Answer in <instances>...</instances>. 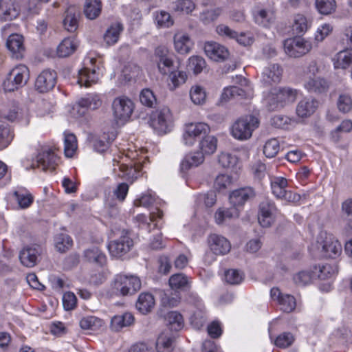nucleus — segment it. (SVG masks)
Returning a JSON list of instances; mask_svg holds the SVG:
<instances>
[{
    "instance_id": "10",
    "label": "nucleus",
    "mask_w": 352,
    "mask_h": 352,
    "mask_svg": "<svg viewBox=\"0 0 352 352\" xmlns=\"http://www.w3.org/2000/svg\"><path fill=\"white\" fill-rule=\"evenodd\" d=\"M112 109L114 117L119 120H128L133 110V102L126 97H118L113 100Z\"/></svg>"
},
{
    "instance_id": "27",
    "label": "nucleus",
    "mask_w": 352,
    "mask_h": 352,
    "mask_svg": "<svg viewBox=\"0 0 352 352\" xmlns=\"http://www.w3.org/2000/svg\"><path fill=\"white\" fill-rule=\"evenodd\" d=\"M134 322V316L132 314L126 312L116 315L111 320V327L113 330L118 331L124 327H129Z\"/></svg>"
},
{
    "instance_id": "7",
    "label": "nucleus",
    "mask_w": 352,
    "mask_h": 352,
    "mask_svg": "<svg viewBox=\"0 0 352 352\" xmlns=\"http://www.w3.org/2000/svg\"><path fill=\"white\" fill-rule=\"evenodd\" d=\"M154 61L158 72L163 76L168 75L171 69H176L173 60V54L165 45L157 47L154 52Z\"/></svg>"
},
{
    "instance_id": "11",
    "label": "nucleus",
    "mask_w": 352,
    "mask_h": 352,
    "mask_svg": "<svg viewBox=\"0 0 352 352\" xmlns=\"http://www.w3.org/2000/svg\"><path fill=\"white\" fill-rule=\"evenodd\" d=\"M277 208L275 204L268 199L263 201L259 205L258 221L263 228H269L275 221Z\"/></svg>"
},
{
    "instance_id": "35",
    "label": "nucleus",
    "mask_w": 352,
    "mask_h": 352,
    "mask_svg": "<svg viewBox=\"0 0 352 352\" xmlns=\"http://www.w3.org/2000/svg\"><path fill=\"white\" fill-rule=\"evenodd\" d=\"M313 270L315 279H327L338 273V268L336 265L327 263L322 265H315L313 267Z\"/></svg>"
},
{
    "instance_id": "34",
    "label": "nucleus",
    "mask_w": 352,
    "mask_h": 352,
    "mask_svg": "<svg viewBox=\"0 0 352 352\" xmlns=\"http://www.w3.org/2000/svg\"><path fill=\"white\" fill-rule=\"evenodd\" d=\"M275 94L279 105L283 107L285 105L295 101L297 96V90L289 87H283L279 89Z\"/></svg>"
},
{
    "instance_id": "33",
    "label": "nucleus",
    "mask_w": 352,
    "mask_h": 352,
    "mask_svg": "<svg viewBox=\"0 0 352 352\" xmlns=\"http://www.w3.org/2000/svg\"><path fill=\"white\" fill-rule=\"evenodd\" d=\"M168 75V80L170 82L169 83L170 90H174L184 84L188 78L185 72L179 70L178 65H176V69H171V72Z\"/></svg>"
},
{
    "instance_id": "53",
    "label": "nucleus",
    "mask_w": 352,
    "mask_h": 352,
    "mask_svg": "<svg viewBox=\"0 0 352 352\" xmlns=\"http://www.w3.org/2000/svg\"><path fill=\"white\" fill-rule=\"evenodd\" d=\"M16 201L21 208H27L32 204L34 197L28 192L17 190L14 192Z\"/></svg>"
},
{
    "instance_id": "14",
    "label": "nucleus",
    "mask_w": 352,
    "mask_h": 352,
    "mask_svg": "<svg viewBox=\"0 0 352 352\" xmlns=\"http://www.w3.org/2000/svg\"><path fill=\"white\" fill-rule=\"evenodd\" d=\"M282 74L283 69L278 64H270L264 67L260 80L265 87L272 86L280 82Z\"/></svg>"
},
{
    "instance_id": "48",
    "label": "nucleus",
    "mask_w": 352,
    "mask_h": 352,
    "mask_svg": "<svg viewBox=\"0 0 352 352\" xmlns=\"http://www.w3.org/2000/svg\"><path fill=\"white\" fill-rule=\"evenodd\" d=\"M195 9V4L191 0H177L173 3V10L175 12L188 14Z\"/></svg>"
},
{
    "instance_id": "29",
    "label": "nucleus",
    "mask_w": 352,
    "mask_h": 352,
    "mask_svg": "<svg viewBox=\"0 0 352 352\" xmlns=\"http://www.w3.org/2000/svg\"><path fill=\"white\" fill-rule=\"evenodd\" d=\"M154 305V297L151 294L148 292L140 294L135 304L137 309L144 314L150 312Z\"/></svg>"
},
{
    "instance_id": "23",
    "label": "nucleus",
    "mask_w": 352,
    "mask_h": 352,
    "mask_svg": "<svg viewBox=\"0 0 352 352\" xmlns=\"http://www.w3.org/2000/svg\"><path fill=\"white\" fill-rule=\"evenodd\" d=\"M79 16L80 11L76 6H69L67 9L65 16L63 19V25L68 32H74L76 30L78 24Z\"/></svg>"
},
{
    "instance_id": "57",
    "label": "nucleus",
    "mask_w": 352,
    "mask_h": 352,
    "mask_svg": "<svg viewBox=\"0 0 352 352\" xmlns=\"http://www.w3.org/2000/svg\"><path fill=\"white\" fill-rule=\"evenodd\" d=\"M279 149L280 145L278 140L272 138L265 142L263 146V153L267 157L272 158L276 155Z\"/></svg>"
},
{
    "instance_id": "59",
    "label": "nucleus",
    "mask_w": 352,
    "mask_h": 352,
    "mask_svg": "<svg viewBox=\"0 0 352 352\" xmlns=\"http://www.w3.org/2000/svg\"><path fill=\"white\" fill-rule=\"evenodd\" d=\"M244 278V274L237 270H228L225 272V280L230 285L240 284Z\"/></svg>"
},
{
    "instance_id": "51",
    "label": "nucleus",
    "mask_w": 352,
    "mask_h": 352,
    "mask_svg": "<svg viewBox=\"0 0 352 352\" xmlns=\"http://www.w3.org/2000/svg\"><path fill=\"white\" fill-rule=\"evenodd\" d=\"M102 320L94 316L83 317L80 320V327L85 330L96 329L102 325Z\"/></svg>"
},
{
    "instance_id": "8",
    "label": "nucleus",
    "mask_w": 352,
    "mask_h": 352,
    "mask_svg": "<svg viewBox=\"0 0 352 352\" xmlns=\"http://www.w3.org/2000/svg\"><path fill=\"white\" fill-rule=\"evenodd\" d=\"M210 132L209 126L204 122L189 123L185 126L182 140L185 145L192 146Z\"/></svg>"
},
{
    "instance_id": "31",
    "label": "nucleus",
    "mask_w": 352,
    "mask_h": 352,
    "mask_svg": "<svg viewBox=\"0 0 352 352\" xmlns=\"http://www.w3.org/2000/svg\"><path fill=\"white\" fill-rule=\"evenodd\" d=\"M175 50L179 54H187L190 52L192 43L187 34L177 32L174 36Z\"/></svg>"
},
{
    "instance_id": "37",
    "label": "nucleus",
    "mask_w": 352,
    "mask_h": 352,
    "mask_svg": "<svg viewBox=\"0 0 352 352\" xmlns=\"http://www.w3.org/2000/svg\"><path fill=\"white\" fill-rule=\"evenodd\" d=\"M217 148V139L213 135L204 136L199 142V148L203 155H211Z\"/></svg>"
},
{
    "instance_id": "18",
    "label": "nucleus",
    "mask_w": 352,
    "mask_h": 352,
    "mask_svg": "<svg viewBox=\"0 0 352 352\" xmlns=\"http://www.w3.org/2000/svg\"><path fill=\"white\" fill-rule=\"evenodd\" d=\"M6 46L12 53L13 58L19 59L23 57L25 47L23 38L21 35L18 34H10L7 39Z\"/></svg>"
},
{
    "instance_id": "44",
    "label": "nucleus",
    "mask_w": 352,
    "mask_h": 352,
    "mask_svg": "<svg viewBox=\"0 0 352 352\" xmlns=\"http://www.w3.org/2000/svg\"><path fill=\"white\" fill-rule=\"evenodd\" d=\"M14 138V133L8 124L0 122V148L7 147Z\"/></svg>"
},
{
    "instance_id": "6",
    "label": "nucleus",
    "mask_w": 352,
    "mask_h": 352,
    "mask_svg": "<svg viewBox=\"0 0 352 352\" xmlns=\"http://www.w3.org/2000/svg\"><path fill=\"white\" fill-rule=\"evenodd\" d=\"M96 62V59L94 58L87 57L85 59V67L78 72L77 82L80 86L89 87L99 80V68L95 65Z\"/></svg>"
},
{
    "instance_id": "61",
    "label": "nucleus",
    "mask_w": 352,
    "mask_h": 352,
    "mask_svg": "<svg viewBox=\"0 0 352 352\" xmlns=\"http://www.w3.org/2000/svg\"><path fill=\"white\" fill-rule=\"evenodd\" d=\"M221 12L222 10L220 8L206 10L200 14L199 19L204 23L208 24L215 21Z\"/></svg>"
},
{
    "instance_id": "25",
    "label": "nucleus",
    "mask_w": 352,
    "mask_h": 352,
    "mask_svg": "<svg viewBox=\"0 0 352 352\" xmlns=\"http://www.w3.org/2000/svg\"><path fill=\"white\" fill-rule=\"evenodd\" d=\"M324 256L331 258H336L342 252V245L338 240L326 237L322 245Z\"/></svg>"
},
{
    "instance_id": "2",
    "label": "nucleus",
    "mask_w": 352,
    "mask_h": 352,
    "mask_svg": "<svg viewBox=\"0 0 352 352\" xmlns=\"http://www.w3.org/2000/svg\"><path fill=\"white\" fill-rule=\"evenodd\" d=\"M111 290L117 296L133 295L141 288V281L138 276L116 274L111 283Z\"/></svg>"
},
{
    "instance_id": "47",
    "label": "nucleus",
    "mask_w": 352,
    "mask_h": 352,
    "mask_svg": "<svg viewBox=\"0 0 352 352\" xmlns=\"http://www.w3.org/2000/svg\"><path fill=\"white\" fill-rule=\"evenodd\" d=\"M287 180L284 177H277L271 181L272 193L278 199L283 196V193L287 190Z\"/></svg>"
},
{
    "instance_id": "36",
    "label": "nucleus",
    "mask_w": 352,
    "mask_h": 352,
    "mask_svg": "<svg viewBox=\"0 0 352 352\" xmlns=\"http://www.w3.org/2000/svg\"><path fill=\"white\" fill-rule=\"evenodd\" d=\"M352 63V50H342L339 52L333 58L334 67L336 69H346Z\"/></svg>"
},
{
    "instance_id": "19",
    "label": "nucleus",
    "mask_w": 352,
    "mask_h": 352,
    "mask_svg": "<svg viewBox=\"0 0 352 352\" xmlns=\"http://www.w3.org/2000/svg\"><path fill=\"white\" fill-rule=\"evenodd\" d=\"M318 107V100L312 98H305L298 102L296 109V114L302 118H308L314 114Z\"/></svg>"
},
{
    "instance_id": "12",
    "label": "nucleus",
    "mask_w": 352,
    "mask_h": 352,
    "mask_svg": "<svg viewBox=\"0 0 352 352\" xmlns=\"http://www.w3.org/2000/svg\"><path fill=\"white\" fill-rule=\"evenodd\" d=\"M133 245V241L127 234L122 235L119 239L111 241L108 245V249L111 256L120 257L127 252Z\"/></svg>"
},
{
    "instance_id": "21",
    "label": "nucleus",
    "mask_w": 352,
    "mask_h": 352,
    "mask_svg": "<svg viewBox=\"0 0 352 352\" xmlns=\"http://www.w3.org/2000/svg\"><path fill=\"white\" fill-rule=\"evenodd\" d=\"M79 45L75 36L65 38L57 46L56 54L58 57L65 58L74 54Z\"/></svg>"
},
{
    "instance_id": "45",
    "label": "nucleus",
    "mask_w": 352,
    "mask_h": 352,
    "mask_svg": "<svg viewBox=\"0 0 352 352\" xmlns=\"http://www.w3.org/2000/svg\"><path fill=\"white\" fill-rule=\"evenodd\" d=\"M54 245L58 252H65L72 246L73 241L68 234L61 233L56 235Z\"/></svg>"
},
{
    "instance_id": "3",
    "label": "nucleus",
    "mask_w": 352,
    "mask_h": 352,
    "mask_svg": "<svg viewBox=\"0 0 352 352\" xmlns=\"http://www.w3.org/2000/svg\"><path fill=\"white\" fill-rule=\"evenodd\" d=\"M259 126V120L253 115H247L239 118L232 126V135L239 140L250 139L253 131Z\"/></svg>"
},
{
    "instance_id": "13",
    "label": "nucleus",
    "mask_w": 352,
    "mask_h": 352,
    "mask_svg": "<svg viewBox=\"0 0 352 352\" xmlns=\"http://www.w3.org/2000/svg\"><path fill=\"white\" fill-rule=\"evenodd\" d=\"M256 196L255 190L250 186L240 188L233 190L229 196L230 204L236 208H242L244 204Z\"/></svg>"
},
{
    "instance_id": "58",
    "label": "nucleus",
    "mask_w": 352,
    "mask_h": 352,
    "mask_svg": "<svg viewBox=\"0 0 352 352\" xmlns=\"http://www.w3.org/2000/svg\"><path fill=\"white\" fill-rule=\"evenodd\" d=\"M206 67L205 60L200 56H192L188 60V68L190 71H192L195 74L201 72Z\"/></svg>"
},
{
    "instance_id": "54",
    "label": "nucleus",
    "mask_w": 352,
    "mask_h": 352,
    "mask_svg": "<svg viewBox=\"0 0 352 352\" xmlns=\"http://www.w3.org/2000/svg\"><path fill=\"white\" fill-rule=\"evenodd\" d=\"M279 305L281 310L286 313H290L295 309L296 301L293 296L284 294L279 299Z\"/></svg>"
},
{
    "instance_id": "60",
    "label": "nucleus",
    "mask_w": 352,
    "mask_h": 352,
    "mask_svg": "<svg viewBox=\"0 0 352 352\" xmlns=\"http://www.w3.org/2000/svg\"><path fill=\"white\" fill-rule=\"evenodd\" d=\"M294 341V337L291 333L284 332L276 337L274 344L279 348L285 349L290 346Z\"/></svg>"
},
{
    "instance_id": "22",
    "label": "nucleus",
    "mask_w": 352,
    "mask_h": 352,
    "mask_svg": "<svg viewBox=\"0 0 352 352\" xmlns=\"http://www.w3.org/2000/svg\"><path fill=\"white\" fill-rule=\"evenodd\" d=\"M40 254L39 247H26L19 254V259L22 265L28 267H34L38 261Z\"/></svg>"
},
{
    "instance_id": "52",
    "label": "nucleus",
    "mask_w": 352,
    "mask_h": 352,
    "mask_svg": "<svg viewBox=\"0 0 352 352\" xmlns=\"http://www.w3.org/2000/svg\"><path fill=\"white\" fill-rule=\"evenodd\" d=\"M155 19L157 25L160 28H168L174 23L170 14L164 10L157 11L155 14Z\"/></svg>"
},
{
    "instance_id": "62",
    "label": "nucleus",
    "mask_w": 352,
    "mask_h": 352,
    "mask_svg": "<svg viewBox=\"0 0 352 352\" xmlns=\"http://www.w3.org/2000/svg\"><path fill=\"white\" fill-rule=\"evenodd\" d=\"M352 129V122L350 120H344L336 129L331 132V138L335 142L339 141L340 133H349Z\"/></svg>"
},
{
    "instance_id": "63",
    "label": "nucleus",
    "mask_w": 352,
    "mask_h": 352,
    "mask_svg": "<svg viewBox=\"0 0 352 352\" xmlns=\"http://www.w3.org/2000/svg\"><path fill=\"white\" fill-rule=\"evenodd\" d=\"M140 100L143 105L153 107L156 104L157 99L151 89H144L140 94Z\"/></svg>"
},
{
    "instance_id": "4",
    "label": "nucleus",
    "mask_w": 352,
    "mask_h": 352,
    "mask_svg": "<svg viewBox=\"0 0 352 352\" xmlns=\"http://www.w3.org/2000/svg\"><path fill=\"white\" fill-rule=\"evenodd\" d=\"M149 125L158 135L170 132L173 126L170 109L165 107L153 111L150 116Z\"/></svg>"
},
{
    "instance_id": "1",
    "label": "nucleus",
    "mask_w": 352,
    "mask_h": 352,
    "mask_svg": "<svg viewBox=\"0 0 352 352\" xmlns=\"http://www.w3.org/2000/svg\"><path fill=\"white\" fill-rule=\"evenodd\" d=\"M320 69L316 60H311L304 70V87L309 93L322 94L329 89V82L318 76Z\"/></svg>"
},
{
    "instance_id": "5",
    "label": "nucleus",
    "mask_w": 352,
    "mask_h": 352,
    "mask_svg": "<svg viewBox=\"0 0 352 352\" xmlns=\"http://www.w3.org/2000/svg\"><path fill=\"white\" fill-rule=\"evenodd\" d=\"M30 76L29 69L25 65H18L8 73L3 86L6 91H14L27 83Z\"/></svg>"
},
{
    "instance_id": "15",
    "label": "nucleus",
    "mask_w": 352,
    "mask_h": 352,
    "mask_svg": "<svg viewBox=\"0 0 352 352\" xmlns=\"http://www.w3.org/2000/svg\"><path fill=\"white\" fill-rule=\"evenodd\" d=\"M56 73L54 70L45 69L42 71L36 79V89L41 93L51 90L56 83Z\"/></svg>"
},
{
    "instance_id": "28",
    "label": "nucleus",
    "mask_w": 352,
    "mask_h": 352,
    "mask_svg": "<svg viewBox=\"0 0 352 352\" xmlns=\"http://www.w3.org/2000/svg\"><path fill=\"white\" fill-rule=\"evenodd\" d=\"M169 285L172 289L187 290L191 286L190 278L184 274L179 273L172 275L169 278Z\"/></svg>"
},
{
    "instance_id": "41",
    "label": "nucleus",
    "mask_w": 352,
    "mask_h": 352,
    "mask_svg": "<svg viewBox=\"0 0 352 352\" xmlns=\"http://www.w3.org/2000/svg\"><path fill=\"white\" fill-rule=\"evenodd\" d=\"M239 209L234 207L230 208H219L214 214L215 221L217 224L224 223L227 219L238 217Z\"/></svg>"
},
{
    "instance_id": "26",
    "label": "nucleus",
    "mask_w": 352,
    "mask_h": 352,
    "mask_svg": "<svg viewBox=\"0 0 352 352\" xmlns=\"http://www.w3.org/2000/svg\"><path fill=\"white\" fill-rule=\"evenodd\" d=\"M101 104L102 101L98 95L89 94L86 97L80 99L76 105L78 108L82 109V110L78 109V112L80 114H84L86 109H96L99 108Z\"/></svg>"
},
{
    "instance_id": "56",
    "label": "nucleus",
    "mask_w": 352,
    "mask_h": 352,
    "mask_svg": "<svg viewBox=\"0 0 352 352\" xmlns=\"http://www.w3.org/2000/svg\"><path fill=\"white\" fill-rule=\"evenodd\" d=\"M314 279L315 276L313 269L301 271L294 276L295 283L299 285H307Z\"/></svg>"
},
{
    "instance_id": "40",
    "label": "nucleus",
    "mask_w": 352,
    "mask_h": 352,
    "mask_svg": "<svg viewBox=\"0 0 352 352\" xmlns=\"http://www.w3.org/2000/svg\"><path fill=\"white\" fill-rule=\"evenodd\" d=\"M101 10L102 3L100 0H86L84 12L88 19H96L100 15Z\"/></svg>"
},
{
    "instance_id": "24",
    "label": "nucleus",
    "mask_w": 352,
    "mask_h": 352,
    "mask_svg": "<svg viewBox=\"0 0 352 352\" xmlns=\"http://www.w3.org/2000/svg\"><path fill=\"white\" fill-rule=\"evenodd\" d=\"M204 161V155L201 152H194L186 155L180 164V171L186 173L189 169L197 167Z\"/></svg>"
},
{
    "instance_id": "38",
    "label": "nucleus",
    "mask_w": 352,
    "mask_h": 352,
    "mask_svg": "<svg viewBox=\"0 0 352 352\" xmlns=\"http://www.w3.org/2000/svg\"><path fill=\"white\" fill-rule=\"evenodd\" d=\"M84 256L87 261L103 265L106 263V256L96 247L89 248L84 252Z\"/></svg>"
},
{
    "instance_id": "55",
    "label": "nucleus",
    "mask_w": 352,
    "mask_h": 352,
    "mask_svg": "<svg viewBox=\"0 0 352 352\" xmlns=\"http://www.w3.org/2000/svg\"><path fill=\"white\" fill-rule=\"evenodd\" d=\"M218 161L222 167L232 168L236 165L238 158L232 153L223 152L219 155Z\"/></svg>"
},
{
    "instance_id": "9",
    "label": "nucleus",
    "mask_w": 352,
    "mask_h": 352,
    "mask_svg": "<svg viewBox=\"0 0 352 352\" xmlns=\"http://www.w3.org/2000/svg\"><path fill=\"white\" fill-rule=\"evenodd\" d=\"M285 52L290 57H301L311 51L312 44L301 37L288 38L283 43Z\"/></svg>"
},
{
    "instance_id": "16",
    "label": "nucleus",
    "mask_w": 352,
    "mask_h": 352,
    "mask_svg": "<svg viewBox=\"0 0 352 352\" xmlns=\"http://www.w3.org/2000/svg\"><path fill=\"white\" fill-rule=\"evenodd\" d=\"M204 51L207 56L217 62L226 60L230 55L229 50L224 45L217 42H206Z\"/></svg>"
},
{
    "instance_id": "39",
    "label": "nucleus",
    "mask_w": 352,
    "mask_h": 352,
    "mask_svg": "<svg viewBox=\"0 0 352 352\" xmlns=\"http://www.w3.org/2000/svg\"><path fill=\"white\" fill-rule=\"evenodd\" d=\"M122 30V25L119 23L111 25L104 34V40L106 43L108 45H111L117 43Z\"/></svg>"
},
{
    "instance_id": "17",
    "label": "nucleus",
    "mask_w": 352,
    "mask_h": 352,
    "mask_svg": "<svg viewBox=\"0 0 352 352\" xmlns=\"http://www.w3.org/2000/svg\"><path fill=\"white\" fill-rule=\"evenodd\" d=\"M210 250L216 255H225L231 249L230 241L224 236L212 234L208 238Z\"/></svg>"
},
{
    "instance_id": "30",
    "label": "nucleus",
    "mask_w": 352,
    "mask_h": 352,
    "mask_svg": "<svg viewBox=\"0 0 352 352\" xmlns=\"http://www.w3.org/2000/svg\"><path fill=\"white\" fill-rule=\"evenodd\" d=\"M312 21L302 14L294 16L292 30L297 34H304L311 26Z\"/></svg>"
},
{
    "instance_id": "49",
    "label": "nucleus",
    "mask_w": 352,
    "mask_h": 352,
    "mask_svg": "<svg viewBox=\"0 0 352 352\" xmlns=\"http://www.w3.org/2000/svg\"><path fill=\"white\" fill-rule=\"evenodd\" d=\"M315 4L317 10L324 15L331 14L336 8L335 0H316Z\"/></svg>"
},
{
    "instance_id": "43",
    "label": "nucleus",
    "mask_w": 352,
    "mask_h": 352,
    "mask_svg": "<svg viewBox=\"0 0 352 352\" xmlns=\"http://www.w3.org/2000/svg\"><path fill=\"white\" fill-rule=\"evenodd\" d=\"M168 328L171 331H178L184 327L182 316L177 311H170L166 316Z\"/></svg>"
},
{
    "instance_id": "32",
    "label": "nucleus",
    "mask_w": 352,
    "mask_h": 352,
    "mask_svg": "<svg viewBox=\"0 0 352 352\" xmlns=\"http://www.w3.org/2000/svg\"><path fill=\"white\" fill-rule=\"evenodd\" d=\"M140 168L141 166L140 164H131L127 165L122 164L119 167L120 173H118V176L133 182L139 176Z\"/></svg>"
},
{
    "instance_id": "46",
    "label": "nucleus",
    "mask_w": 352,
    "mask_h": 352,
    "mask_svg": "<svg viewBox=\"0 0 352 352\" xmlns=\"http://www.w3.org/2000/svg\"><path fill=\"white\" fill-rule=\"evenodd\" d=\"M173 338L166 333L159 336L156 342L157 352H171L173 350Z\"/></svg>"
},
{
    "instance_id": "64",
    "label": "nucleus",
    "mask_w": 352,
    "mask_h": 352,
    "mask_svg": "<svg viewBox=\"0 0 352 352\" xmlns=\"http://www.w3.org/2000/svg\"><path fill=\"white\" fill-rule=\"evenodd\" d=\"M337 104L340 111L348 113L352 109V99L348 94H340Z\"/></svg>"
},
{
    "instance_id": "20",
    "label": "nucleus",
    "mask_w": 352,
    "mask_h": 352,
    "mask_svg": "<svg viewBox=\"0 0 352 352\" xmlns=\"http://www.w3.org/2000/svg\"><path fill=\"white\" fill-rule=\"evenodd\" d=\"M58 158L52 149H47L37 156V166L43 170H53L57 164Z\"/></svg>"
},
{
    "instance_id": "50",
    "label": "nucleus",
    "mask_w": 352,
    "mask_h": 352,
    "mask_svg": "<svg viewBox=\"0 0 352 352\" xmlns=\"http://www.w3.org/2000/svg\"><path fill=\"white\" fill-rule=\"evenodd\" d=\"M190 96L192 102L195 104H203L206 100V91L199 85H195L191 87Z\"/></svg>"
},
{
    "instance_id": "42",
    "label": "nucleus",
    "mask_w": 352,
    "mask_h": 352,
    "mask_svg": "<svg viewBox=\"0 0 352 352\" xmlns=\"http://www.w3.org/2000/svg\"><path fill=\"white\" fill-rule=\"evenodd\" d=\"M77 139L74 134L65 132L64 153L67 157H72L77 149Z\"/></svg>"
}]
</instances>
